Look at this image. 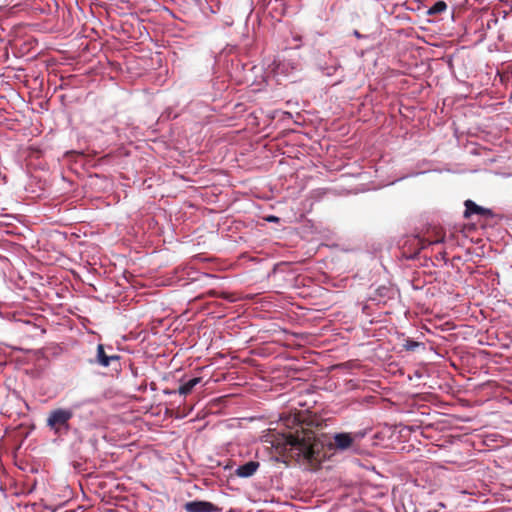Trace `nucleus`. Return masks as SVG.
<instances>
[{"mask_svg": "<svg viewBox=\"0 0 512 512\" xmlns=\"http://www.w3.org/2000/svg\"><path fill=\"white\" fill-rule=\"evenodd\" d=\"M447 7L448 6L445 1L439 0L429 7L427 14L430 16L441 14L447 10Z\"/></svg>", "mask_w": 512, "mask_h": 512, "instance_id": "10", "label": "nucleus"}, {"mask_svg": "<svg viewBox=\"0 0 512 512\" xmlns=\"http://www.w3.org/2000/svg\"><path fill=\"white\" fill-rule=\"evenodd\" d=\"M73 415L74 414L71 409H54L49 413L47 426L54 430L55 433H67L70 428L69 421L72 419Z\"/></svg>", "mask_w": 512, "mask_h": 512, "instance_id": "2", "label": "nucleus"}, {"mask_svg": "<svg viewBox=\"0 0 512 512\" xmlns=\"http://www.w3.org/2000/svg\"><path fill=\"white\" fill-rule=\"evenodd\" d=\"M281 453L298 462H320L324 457L323 444L316 439L312 430H296L284 435Z\"/></svg>", "mask_w": 512, "mask_h": 512, "instance_id": "1", "label": "nucleus"}, {"mask_svg": "<svg viewBox=\"0 0 512 512\" xmlns=\"http://www.w3.org/2000/svg\"><path fill=\"white\" fill-rule=\"evenodd\" d=\"M260 464L257 461H249L243 465H240L235 473L237 476L241 478H248L255 474V472L258 470Z\"/></svg>", "mask_w": 512, "mask_h": 512, "instance_id": "6", "label": "nucleus"}, {"mask_svg": "<svg viewBox=\"0 0 512 512\" xmlns=\"http://www.w3.org/2000/svg\"><path fill=\"white\" fill-rule=\"evenodd\" d=\"M339 67H340L339 64H335V65H333L331 67H327V68H325V74L328 75V76H331V75H333L336 72V70Z\"/></svg>", "mask_w": 512, "mask_h": 512, "instance_id": "12", "label": "nucleus"}, {"mask_svg": "<svg viewBox=\"0 0 512 512\" xmlns=\"http://www.w3.org/2000/svg\"><path fill=\"white\" fill-rule=\"evenodd\" d=\"M413 241L416 242V246H417L416 253H418L420 250L426 248L428 245L443 242L444 235H442L441 237H439L435 240H429V239H425V238L415 237Z\"/></svg>", "mask_w": 512, "mask_h": 512, "instance_id": "9", "label": "nucleus"}, {"mask_svg": "<svg viewBox=\"0 0 512 512\" xmlns=\"http://www.w3.org/2000/svg\"><path fill=\"white\" fill-rule=\"evenodd\" d=\"M221 297L224 298V299H228L229 301H235V298L232 296V295H228L226 293H222L221 294Z\"/></svg>", "mask_w": 512, "mask_h": 512, "instance_id": "13", "label": "nucleus"}, {"mask_svg": "<svg viewBox=\"0 0 512 512\" xmlns=\"http://www.w3.org/2000/svg\"><path fill=\"white\" fill-rule=\"evenodd\" d=\"M421 345L422 344L417 342V341H414V340H411V339H407V340H405V343L403 344V347L407 351H415L416 348H418Z\"/></svg>", "mask_w": 512, "mask_h": 512, "instance_id": "11", "label": "nucleus"}, {"mask_svg": "<svg viewBox=\"0 0 512 512\" xmlns=\"http://www.w3.org/2000/svg\"><path fill=\"white\" fill-rule=\"evenodd\" d=\"M120 356L117 354L108 355L105 352L104 345L98 344L95 362L102 367H109L113 363H119Z\"/></svg>", "mask_w": 512, "mask_h": 512, "instance_id": "4", "label": "nucleus"}, {"mask_svg": "<svg viewBox=\"0 0 512 512\" xmlns=\"http://www.w3.org/2000/svg\"><path fill=\"white\" fill-rule=\"evenodd\" d=\"M353 444V437L350 433H337L334 435V446L340 450H346Z\"/></svg>", "mask_w": 512, "mask_h": 512, "instance_id": "7", "label": "nucleus"}, {"mask_svg": "<svg viewBox=\"0 0 512 512\" xmlns=\"http://www.w3.org/2000/svg\"><path fill=\"white\" fill-rule=\"evenodd\" d=\"M187 512H220L221 509L211 502L207 501H191L184 505Z\"/></svg>", "mask_w": 512, "mask_h": 512, "instance_id": "3", "label": "nucleus"}, {"mask_svg": "<svg viewBox=\"0 0 512 512\" xmlns=\"http://www.w3.org/2000/svg\"><path fill=\"white\" fill-rule=\"evenodd\" d=\"M439 256H440L442 259H445L446 252H440V253H439Z\"/></svg>", "mask_w": 512, "mask_h": 512, "instance_id": "14", "label": "nucleus"}, {"mask_svg": "<svg viewBox=\"0 0 512 512\" xmlns=\"http://www.w3.org/2000/svg\"><path fill=\"white\" fill-rule=\"evenodd\" d=\"M464 205H465V211H464L465 218H470L471 215H473V214H477V215H480L483 217H492L493 216V212L490 209L479 206L472 200H466Z\"/></svg>", "mask_w": 512, "mask_h": 512, "instance_id": "5", "label": "nucleus"}, {"mask_svg": "<svg viewBox=\"0 0 512 512\" xmlns=\"http://www.w3.org/2000/svg\"><path fill=\"white\" fill-rule=\"evenodd\" d=\"M202 378L201 377H195V378H192L190 380H188L187 382L183 383L179 389H178V393L180 395H188L189 393H191V391L193 390V388L199 384L201 382Z\"/></svg>", "mask_w": 512, "mask_h": 512, "instance_id": "8", "label": "nucleus"}]
</instances>
